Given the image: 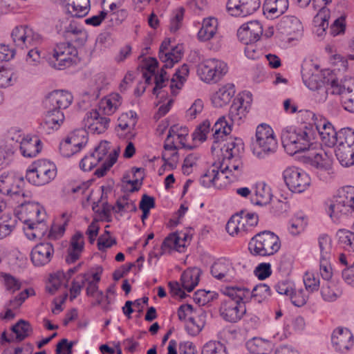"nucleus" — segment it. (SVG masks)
I'll return each mask as SVG.
<instances>
[{
    "instance_id": "1",
    "label": "nucleus",
    "mask_w": 354,
    "mask_h": 354,
    "mask_svg": "<svg viewBox=\"0 0 354 354\" xmlns=\"http://www.w3.org/2000/svg\"><path fill=\"white\" fill-rule=\"evenodd\" d=\"M297 117L300 127H286L281 132L282 145L287 153L292 156L310 149L316 140V133L312 129L308 112H299Z\"/></svg>"
},
{
    "instance_id": "2",
    "label": "nucleus",
    "mask_w": 354,
    "mask_h": 354,
    "mask_svg": "<svg viewBox=\"0 0 354 354\" xmlns=\"http://www.w3.org/2000/svg\"><path fill=\"white\" fill-rule=\"evenodd\" d=\"M301 75L304 82L310 90H320L324 87L325 93L333 95H340L344 90L332 70L319 71L317 65L305 64L301 68Z\"/></svg>"
},
{
    "instance_id": "3",
    "label": "nucleus",
    "mask_w": 354,
    "mask_h": 354,
    "mask_svg": "<svg viewBox=\"0 0 354 354\" xmlns=\"http://www.w3.org/2000/svg\"><path fill=\"white\" fill-rule=\"evenodd\" d=\"M326 211L334 223H339L342 217L354 211V187L346 186L339 189L333 198L326 202Z\"/></svg>"
},
{
    "instance_id": "4",
    "label": "nucleus",
    "mask_w": 354,
    "mask_h": 354,
    "mask_svg": "<svg viewBox=\"0 0 354 354\" xmlns=\"http://www.w3.org/2000/svg\"><path fill=\"white\" fill-rule=\"evenodd\" d=\"M278 148V142L273 129L266 123L259 124L255 140L252 143L253 154L259 159H265L274 154Z\"/></svg>"
},
{
    "instance_id": "5",
    "label": "nucleus",
    "mask_w": 354,
    "mask_h": 354,
    "mask_svg": "<svg viewBox=\"0 0 354 354\" xmlns=\"http://www.w3.org/2000/svg\"><path fill=\"white\" fill-rule=\"evenodd\" d=\"M279 238L274 233L265 230L257 234L249 242L251 254L262 257L273 255L280 249Z\"/></svg>"
},
{
    "instance_id": "6",
    "label": "nucleus",
    "mask_w": 354,
    "mask_h": 354,
    "mask_svg": "<svg viewBox=\"0 0 354 354\" xmlns=\"http://www.w3.org/2000/svg\"><path fill=\"white\" fill-rule=\"evenodd\" d=\"M57 175L56 166L46 160L34 162L27 169L26 178L31 184L42 186L51 182Z\"/></svg>"
},
{
    "instance_id": "7",
    "label": "nucleus",
    "mask_w": 354,
    "mask_h": 354,
    "mask_svg": "<svg viewBox=\"0 0 354 354\" xmlns=\"http://www.w3.org/2000/svg\"><path fill=\"white\" fill-rule=\"evenodd\" d=\"M233 289L236 292L239 286L227 287L224 291V294L228 297L225 299L220 307L221 316L227 322L235 323L240 320L243 315L246 313V307L245 302L242 299L238 297L230 296V290Z\"/></svg>"
},
{
    "instance_id": "8",
    "label": "nucleus",
    "mask_w": 354,
    "mask_h": 354,
    "mask_svg": "<svg viewBox=\"0 0 354 354\" xmlns=\"http://www.w3.org/2000/svg\"><path fill=\"white\" fill-rule=\"evenodd\" d=\"M263 35V26L259 21H251L243 24L237 30L239 41L247 47L245 55L250 59H254L255 49L252 44L258 41Z\"/></svg>"
},
{
    "instance_id": "9",
    "label": "nucleus",
    "mask_w": 354,
    "mask_h": 354,
    "mask_svg": "<svg viewBox=\"0 0 354 354\" xmlns=\"http://www.w3.org/2000/svg\"><path fill=\"white\" fill-rule=\"evenodd\" d=\"M228 118L230 122L226 120L225 116L220 118L214 124L212 130L214 131L213 137L214 143L211 147L213 154L215 153L216 149L219 148L218 142L221 139L229 135L232 131L231 124H241L245 118V112H229Z\"/></svg>"
},
{
    "instance_id": "10",
    "label": "nucleus",
    "mask_w": 354,
    "mask_h": 354,
    "mask_svg": "<svg viewBox=\"0 0 354 354\" xmlns=\"http://www.w3.org/2000/svg\"><path fill=\"white\" fill-rule=\"evenodd\" d=\"M77 50L75 46L59 43L53 49V57L48 59L52 67L62 70L76 63Z\"/></svg>"
},
{
    "instance_id": "11",
    "label": "nucleus",
    "mask_w": 354,
    "mask_h": 354,
    "mask_svg": "<svg viewBox=\"0 0 354 354\" xmlns=\"http://www.w3.org/2000/svg\"><path fill=\"white\" fill-rule=\"evenodd\" d=\"M227 72V64L216 59L205 60L198 68V73L201 80L207 83L217 82Z\"/></svg>"
},
{
    "instance_id": "12",
    "label": "nucleus",
    "mask_w": 354,
    "mask_h": 354,
    "mask_svg": "<svg viewBox=\"0 0 354 354\" xmlns=\"http://www.w3.org/2000/svg\"><path fill=\"white\" fill-rule=\"evenodd\" d=\"M283 177L288 189L292 192L301 193L310 184V176L297 167H288L283 171Z\"/></svg>"
},
{
    "instance_id": "13",
    "label": "nucleus",
    "mask_w": 354,
    "mask_h": 354,
    "mask_svg": "<svg viewBox=\"0 0 354 354\" xmlns=\"http://www.w3.org/2000/svg\"><path fill=\"white\" fill-rule=\"evenodd\" d=\"M236 292L233 290H230V296L238 297L242 299L245 302H250L252 300L257 303H261L270 295V287L266 283H259L254 286L252 291L245 287L239 286Z\"/></svg>"
},
{
    "instance_id": "14",
    "label": "nucleus",
    "mask_w": 354,
    "mask_h": 354,
    "mask_svg": "<svg viewBox=\"0 0 354 354\" xmlns=\"http://www.w3.org/2000/svg\"><path fill=\"white\" fill-rule=\"evenodd\" d=\"M73 100V97L71 93L55 90L45 97L42 105L47 111H61L68 108Z\"/></svg>"
},
{
    "instance_id": "15",
    "label": "nucleus",
    "mask_w": 354,
    "mask_h": 354,
    "mask_svg": "<svg viewBox=\"0 0 354 354\" xmlns=\"http://www.w3.org/2000/svg\"><path fill=\"white\" fill-rule=\"evenodd\" d=\"M260 5V0H228L226 9L232 16L246 17L255 12Z\"/></svg>"
},
{
    "instance_id": "16",
    "label": "nucleus",
    "mask_w": 354,
    "mask_h": 354,
    "mask_svg": "<svg viewBox=\"0 0 354 354\" xmlns=\"http://www.w3.org/2000/svg\"><path fill=\"white\" fill-rule=\"evenodd\" d=\"M25 185L23 176L3 174L0 176V192L11 197L18 196Z\"/></svg>"
},
{
    "instance_id": "17",
    "label": "nucleus",
    "mask_w": 354,
    "mask_h": 354,
    "mask_svg": "<svg viewBox=\"0 0 354 354\" xmlns=\"http://www.w3.org/2000/svg\"><path fill=\"white\" fill-rule=\"evenodd\" d=\"M104 112H87L82 120L84 127L93 133H104L109 127L110 119Z\"/></svg>"
},
{
    "instance_id": "18",
    "label": "nucleus",
    "mask_w": 354,
    "mask_h": 354,
    "mask_svg": "<svg viewBox=\"0 0 354 354\" xmlns=\"http://www.w3.org/2000/svg\"><path fill=\"white\" fill-rule=\"evenodd\" d=\"M53 254L54 248L52 243H40L32 248L30 259L35 266H42L50 261Z\"/></svg>"
},
{
    "instance_id": "19",
    "label": "nucleus",
    "mask_w": 354,
    "mask_h": 354,
    "mask_svg": "<svg viewBox=\"0 0 354 354\" xmlns=\"http://www.w3.org/2000/svg\"><path fill=\"white\" fill-rule=\"evenodd\" d=\"M11 37L16 45L21 48L24 46L28 47V45H34L39 39V35L35 34L28 26L15 27L12 31Z\"/></svg>"
},
{
    "instance_id": "20",
    "label": "nucleus",
    "mask_w": 354,
    "mask_h": 354,
    "mask_svg": "<svg viewBox=\"0 0 354 354\" xmlns=\"http://www.w3.org/2000/svg\"><path fill=\"white\" fill-rule=\"evenodd\" d=\"M353 335L347 328H337L331 335V342L336 351L344 353L352 346Z\"/></svg>"
},
{
    "instance_id": "21",
    "label": "nucleus",
    "mask_w": 354,
    "mask_h": 354,
    "mask_svg": "<svg viewBox=\"0 0 354 354\" xmlns=\"http://www.w3.org/2000/svg\"><path fill=\"white\" fill-rule=\"evenodd\" d=\"M225 161L218 162H215L212 168L207 170V171L201 177L200 183L204 187H209L212 185H216V181L220 178L221 174H226L227 171L230 169V165L226 164Z\"/></svg>"
},
{
    "instance_id": "22",
    "label": "nucleus",
    "mask_w": 354,
    "mask_h": 354,
    "mask_svg": "<svg viewBox=\"0 0 354 354\" xmlns=\"http://www.w3.org/2000/svg\"><path fill=\"white\" fill-rule=\"evenodd\" d=\"M16 142H19L21 153L24 157H35L41 151V142L36 136H26L23 138L21 141L17 138Z\"/></svg>"
},
{
    "instance_id": "23",
    "label": "nucleus",
    "mask_w": 354,
    "mask_h": 354,
    "mask_svg": "<svg viewBox=\"0 0 354 354\" xmlns=\"http://www.w3.org/2000/svg\"><path fill=\"white\" fill-rule=\"evenodd\" d=\"M21 212L26 214L28 218H34L35 222L38 225H42L46 215L44 212L43 207L39 205L38 203L31 202L30 201L24 200L21 203Z\"/></svg>"
},
{
    "instance_id": "24",
    "label": "nucleus",
    "mask_w": 354,
    "mask_h": 354,
    "mask_svg": "<svg viewBox=\"0 0 354 354\" xmlns=\"http://www.w3.org/2000/svg\"><path fill=\"white\" fill-rule=\"evenodd\" d=\"M310 114V122L312 129L316 133V139L319 135V132L330 133V134L336 135L337 131L335 129L333 124L320 114H316L314 112H308Z\"/></svg>"
},
{
    "instance_id": "25",
    "label": "nucleus",
    "mask_w": 354,
    "mask_h": 354,
    "mask_svg": "<svg viewBox=\"0 0 354 354\" xmlns=\"http://www.w3.org/2000/svg\"><path fill=\"white\" fill-rule=\"evenodd\" d=\"M278 31L286 35H291L299 32L302 28L299 19L294 16H284L277 26Z\"/></svg>"
},
{
    "instance_id": "26",
    "label": "nucleus",
    "mask_w": 354,
    "mask_h": 354,
    "mask_svg": "<svg viewBox=\"0 0 354 354\" xmlns=\"http://www.w3.org/2000/svg\"><path fill=\"white\" fill-rule=\"evenodd\" d=\"M83 234L77 232L72 237L71 245L68 249V256L66 258L67 263H73L80 257V254L84 249Z\"/></svg>"
},
{
    "instance_id": "27",
    "label": "nucleus",
    "mask_w": 354,
    "mask_h": 354,
    "mask_svg": "<svg viewBox=\"0 0 354 354\" xmlns=\"http://www.w3.org/2000/svg\"><path fill=\"white\" fill-rule=\"evenodd\" d=\"M272 197L271 188L264 182H259L256 184L254 195L251 198L252 203L263 206L268 205Z\"/></svg>"
},
{
    "instance_id": "28",
    "label": "nucleus",
    "mask_w": 354,
    "mask_h": 354,
    "mask_svg": "<svg viewBox=\"0 0 354 354\" xmlns=\"http://www.w3.org/2000/svg\"><path fill=\"white\" fill-rule=\"evenodd\" d=\"M67 12L72 17L82 18L87 15L90 8V0H65Z\"/></svg>"
},
{
    "instance_id": "29",
    "label": "nucleus",
    "mask_w": 354,
    "mask_h": 354,
    "mask_svg": "<svg viewBox=\"0 0 354 354\" xmlns=\"http://www.w3.org/2000/svg\"><path fill=\"white\" fill-rule=\"evenodd\" d=\"M211 274L218 279L229 280L233 277L234 270L228 261L219 260L212 266Z\"/></svg>"
},
{
    "instance_id": "30",
    "label": "nucleus",
    "mask_w": 354,
    "mask_h": 354,
    "mask_svg": "<svg viewBox=\"0 0 354 354\" xmlns=\"http://www.w3.org/2000/svg\"><path fill=\"white\" fill-rule=\"evenodd\" d=\"M288 8V0H266L263 9L272 18L283 15Z\"/></svg>"
},
{
    "instance_id": "31",
    "label": "nucleus",
    "mask_w": 354,
    "mask_h": 354,
    "mask_svg": "<svg viewBox=\"0 0 354 354\" xmlns=\"http://www.w3.org/2000/svg\"><path fill=\"white\" fill-rule=\"evenodd\" d=\"M320 293L324 301L333 302L341 297L342 291L334 281H330L322 283Z\"/></svg>"
},
{
    "instance_id": "32",
    "label": "nucleus",
    "mask_w": 354,
    "mask_h": 354,
    "mask_svg": "<svg viewBox=\"0 0 354 354\" xmlns=\"http://www.w3.org/2000/svg\"><path fill=\"white\" fill-rule=\"evenodd\" d=\"M243 144L240 138L230 139L227 144H225L223 147L220 149L221 156H223L222 160L223 162L226 159H232L239 155L241 149H243ZM226 165L225 163L224 167Z\"/></svg>"
},
{
    "instance_id": "33",
    "label": "nucleus",
    "mask_w": 354,
    "mask_h": 354,
    "mask_svg": "<svg viewBox=\"0 0 354 354\" xmlns=\"http://www.w3.org/2000/svg\"><path fill=\"white\" fill-rule=\"evenodd\" d=\"M335 150V156L339 163L344 167L354 165V148L351 145L337 144Z\"/></svg>"
},
{
    "instance_id": "34",
    "label": "nucleus",
    "mask_w": 354,
    "mask_h": 354,
    "mask_svg": "<svg viewBox=\"0 0 354 354\" xmlns=\"http://www.w3.org/2000/svg\"><path fill=\"white\" fill-rule=\"evenodd\" d=\"M217 19L214 17L205 19L203 21L202 27L198 32V39L201 41H207L213 37L217 29Z\"/></svg>"
},
{
    "instance_id": "35",
    "label": "nucleus",
    "mask_w": 354,
    "mask_h": 354,
    "mask_svg": "<svg viewBox=\"0 0 354 354\" xmlns=\"http://www.w3.org/2000/svg\"><path fill=\"white\" fill-rule=\"evenodd\" d=\"M200 270L192 269L185 271L180 277L182 286L187 292H192L198 285L199 281Z\"/></svg>"
},
{
    "instance_id": "36",
    "label": "nucleus",
    "mask_w": 354,
    "mask_h": 354,
    "mask_svg": "<svg viewBox=\"0 0 354 354\" xmlns=\"http://www.w3.org/2000/svg\"><path fill=\"white\" fill-rule=\"evenodd\" d=\"M310 165L318 169L327 171L328 173L332 169L333 158L328 152L317 153L310 159Z\"/></svg>"
},
{
    "instance_id": "37",
    "label": "nucleus",
    "mask_w": 354,
    "mask_h": 354,
    "mask_svg": "<svg viewBox=\"0 0 354 354\" xmlns=\"http://www.w3.org/2000/svg\"><path fill=\"white\" fill-rule=\"evenodd\" d=\"M24 223L28 225V228L25 230V234L30 240L44 236L46 227L43 223L42 225H38L35 222L34 218H25Z\"/></svg>"
},
{
    "instance_id": "38",
    "label": "nucleus",
    "mask_w": 354,
    "mask_h": 354,
    "mask_svg": "<svg viewBox=\"0 0 354 354\" xmlns=\"http://www.w3.org/2000/svg\"><path fill=\"white\" fill-rule=\"evenodd\" d=\"M136 112H122L118 118V127L121 130L133 129L138 122Z\"/></svg>"
},
{
    "instance_id": "39",
    "label": "nucleus",
    "mask_w": 354,
    "mask_h": 354,
    "mask_svg": "<svg viewBox=\"0 0 354 354\" xmlns=\"http://www.w3.org/2000/svg\"><path fill=\"white\" fill-rule=\"evenodd\" d=\"M73 17H66L59 19L56 25V30L59 35L65 37L72 30H77L81 27L78 26L77 23L73 19Z\"/></svg>"
},
{
    "instance_id": "40",
    "label": "nucleus",
    "mask_w": 354,
    "mask_h": 354,
    "mask_svg": "<svg viewBox=\"0 0 354 354\" xmlns=\"http://www.w3.org/2000/svg\"><path fill=\"white\" fill-rule=\"evenodd\" d=\"M64 38L66 40L65 44L70 45L75 44L80 47L85 44L88 38V34L82 28H80L76 30H72V32Z\"/></svg>"
},
{
    "instance_id": "41",
    "label": "nucleus",
    "mask_w": 354,
    "mask_h": 354,
    "mask_svg": "<svg viewBox=\"0 0 354 354\" xmlns=\"http://www.w3.org/2000/svg\"><path fill=\"white\" fill-rule=\"evenodd\" d=\"M64 120L63 112H48L43 121V124L48 129L57 130Z\"/></svg>"
},
{
    "instance_id": "42",
    "label": "nucleus",
    "mask_w": 354,
    "mask_h": 354,
    "mask_svg": "<svg viewBox=\"0 0 354 354\" xmlns=\"http://www.w3.org/2000/svg\"><path fill=\"white\" fill-rule=\"evenodd\" d=\"M189 74V67L186 64L181 66L180 68H178L174 75L171 80L170 88L171 90L174 88L180 89L183 86L184 82L186 80V77Z\"/></svg>"
},
{
    "instance_id": "43",
    "label": "nucleus",
    "mask_w": 354,
    "mask_h": 354,
    "mask_svg": "<svg viewBox=\"0 0 354 354\" xmlns=\"http://www.w3.org/2000/svg\"><path fill=\"white\" fill-rule=\"evenodd\" d=\"M12 330L16 334L17 340L22 341L29 335L32 328L28 322L20 319L12 327Z\"/></svg>"
},
{
    "instance_id": "44",
    "label": "nucleus",
    "mask_w": 354,
    "mask_h": 354,
    "mask_svg": "<svg viewBox=\"0 0 354 354\" xmlns=\"http://www.w3.org/2000/svg\"><path fill=\"white\" fill-rule=\"evenodd\" d=\"M318 245L320 250V259L331 258L332 240L325 234L318 238Z\"/></svg>"
},
{
    "instance_id": "45",
    "label": "nucleus",
    "mask_w": 354,
    "mask_h": 354,
    "mask_svg": "<svg viewBox=\"0 0 354 354\" xmlns=\"http://www.w3.org/2000/svg\"><path fill=\"white\" fill-rule=\"evenodd\" d=\"M73 138V147L75 151H79L88 142V132L84 127L76 129L71 133Z\"/></svg>"
},
{
    "instance_id": "46",
    "label": "nucleus",
    "mask_w": 354,
    "mask_h": 354,
    "mask_svg": "<svg viewBox=\"0 0 354 354\" xmlns=\"http://www.w3.org/2000/svg\"><path fill=\"white\" fill-rule=\"evenodd\" d=\"M144 171L145 169L143 168L133 167L132 171L133 173V177H135L136 178L133 180L130 179L124 180V183H126L127 184L131 185V188L129 189L130 192H135L140 189L145 176L144 174L141 175L140 173H144Z\"/></svg>"
},
{
    "instance_id": "47",
    "label": "nucleus",
    "mask_w": 354,
    "mask_h": 354,
    "mask_svg": "<svg viewBox=\"0 0 354 354\" xmlns=\"http://www.w3.org/2000/svg\"><path fill=\"white\" fill-rule=\"evenodd\" d=\"M121 100L122 97L118 93H112L101 100L100 109H102L103 111L106 109H118L122 103Z\"/></svg>"
},
{
    "instance_id": "48",
    "label": "nucleus",
    "mask_w": 354,
    "mask_h": 354,
    "mask_svg": "<svg viewBox=\"0 0 354 354\" xmlns=\"http://www.w3.org/2000/svg\"><path fill=\"white\" fill-rule=\"evenodd\" d=\"M35 294V292L32 288H27L21 292L14 298L10 299L7 304V306L12 309H17L21 306V304L29 296L34 295Z\"/></svg>"
},
{
    "instance_id": "49",
    "label": "nucleus",
    "mask_w": 354,
    "mask_h": 354,
    "mask_svg": "<svg viewBox=\"0 0 354 354\" xmlns=\"http://www.w3.org/2000/svg\"><path fill=\"white\" fill-rule=\"evenodd\" d=\"M329 17V10L326 6H323L319 9L318 13L314 17L313 22L316 26L322 29V32H324L326 28L328 27Z\"/></svg>"
},
{
    "instance_id": "50",
    "label": "nucleus",
    "mask_w": 354,
    "mask_h": 354,
    "mask_svg": "<svg viewBox=\"0 0 354 354\" xmlns=\"http://www.w3.org/2000/svg\"><path fill=\"white\" fill-rule=\"evenodd\" d=\"M225 164L230 165L226 174H221L225 175V178H230L232 181L237 180L241 175L242 172V163L239 160H235V162L232 164L231 159H226Z\"/></svg>"
},
{
    "instance_id": "51",
    "label": "nucleus",
    "mask_w": 354,
    "mask_h": 354,
    "mask_svg": "<svg viewBox=\"0 0 354 354\" xmlns=\"http://www.w3.org/2000/svg\"><path fill=\"white\" fill-rule=\"evenodd\" d=\"M201 354H227V353L226 347L220 342L209 341L203 346Z\"/></svg>"
},
{
    "instance_id": "52",
    "label": "nucleus",
    "mask_w": 354,
    "mask_h": 354,
    "mask_svg": "<svg viewBox=\"0 0 354 354\" xmlns=\"http://www.w3.org/2000/svg\"><path fill=\"white\" fill-rule=\"evenodd\" d=\"M236 99L234 100V101ZM236 100L239 102L238 106H235V102L231 106V109H234L236 111H239L241 109H243V111H246L247 109H250L251 104L252 102V95L250 91H243L241 93H239Z\"/></svg>"
},
{
    "instance_id": "53",
    "label": "nucleus",
    "mask_w": 354,
    "mask_h": 354,
    "mask_svg": "<svg viewBox=\"0 0 354 354\" xmlns=\"http://www.w3.org/2000/svg\"><path fill=\"white\" fill-rule=\"evenodd\" d=\"M87 281L86 274H81L77 277L76 279L73 280L70 289L71 300L75 299L80 294L82 288Z\"/></svg>"
},
{
    "instance_id": "54",
    "label": "nucleus",
    "mask_w": 354,
    "mask_h": 354,
    "mask_svg": "<svg viewBox=\"0 0 354 354\" xmlns=\"http://www.w3.org/2000/svg\"><path fill=\"white\" fill-rule=\"evenodd\" d=\"M0 278L3 279L4 285L8 290L15 292V291L21 289V283L18 279L10 274L0 272Z\"/></svg>"
},
{
    "instance_id": "55",
    "label": "nucleus",
    "mask_w": 354,
    "mask_h": 354,
    "mask_svg": "<svg viewBox=\"0 0 354 354\" xmlns=\"http://www.w3.org/2000/svg\"><path fill=\"white\" fill-rule=\"evenodd\" d=\"M337 143L346 146L351 145L354 148V130L351 128H343L339 131Z\"/></svg>"
},
{
    "instance_id": "56",
    "label": "nucleus",
    "mask_w": 354,
    "mask_h": 354,
    "mask_svg": "<svg viewBox=\"0 0 354 354\" xmlns=\"http://www.w3.org/2000/svg\"><path fill=\"white\" fill-rule=\"evenodd\" d=\"M210 122L209 120H205L200 124L194 133H192V139L194 141L204 142L207 139V134L209 132Z\"/></svg>"
},
{
    "instance_id": "57",
    "label": "nucleus",
    "mask_w": 354,
    "mask_h": 354,
    "mask_svg": "<svg viewBox=\"0 0 354 354\" xmlns=\"http://www.w3.org/2000/svg\"><path fill=\"white\" fill-rule=\"evenodd\" d=\"M15 221H12L9 215L0 218V239L8 236L15 227Z\"/></svg>"
},
{
    "instance_id": "58",
    "label": "nucleus",
    "mask_w": 354,
    "mask_h": 354,
    "mask_svg": "<svg viewBox=\"0 0 354 354\" xmlns=\"http://www.w3.org/2000/svg\"><path fill=\"white\" fill-rule=\"evenodd\" d=\"M118 153L114 151L113 153H110L107 160L102 164V165L97 169L95 171V175L98 178L103 177L108 170L115 164L117 161Z\"/></svg>"
},
{
    "instance_id": "59",
    "label": "nucleus",
    "mask_w": 354,
    "mask_h": 354,
    "mask_svg": "<svg viewBox=\"0 0 354 354\" xmlns=\"http://www.w3.org/2000/svg\"><path fill=\"white\" fill-rule=\"evenodd\" d=\"M331 258L320 259L319 261V272L322 278L325 281H330L332 280L333 271L330 265Z\"/></svg>"
},
{
    "instance_id": "60",
    "label": "nucleus",
    "mask_w": 354,
    "mask_h": 354,
    "mask_svg": "<svg viewBox=\"0 0 354 354\" xmlns=\"http://www.w3.org/2000/svg\"><path fill=\"white\" fill-rule=\"evenodd\" d=\"M178 243L179 237L178 236L175 234L169 235L162 243L160 248V252L158 254H156L155 257H159L160 256H162L165 254L167 250L176 248L178 245Z\"/></svg>"
},
{
    "instance_id": "61",
    "label": "nucleus",
    "mask_w": 354,
    "mask_h": 354,
    "mask_svg": "<svg viewBox=\"0 0 354 354\" xmlns=\"http://www.w3.org/2000/svg\"><path fill=\"white\" fill-rule=\"evenodd\" d=\"M216 296H217V294L214 292L198 290L194 293V300L200 305H204L212 301Z\"/></svg>"
},
{
    "instance_id": "62",
    "label": "nucleus",
    "mask_w": 354,
    "mask_h": 354,
    "mask_svg": "<svg viewBox=\"0 0 354 354\" xmlns=\"http://www.w3.org/2000/svg\"><path fill=\"white\" fill-rule=\"evenodd\" d=\"M14 73L11 69L3 66L0 68V88H6L13 84L15 79H13Z\"/></svg>"
},
{
    "instance_id": "63",
    "label": "nucleus",
    "mask_w": 354,
    "mask_h": 354,
    "mask_svg": "<svg viewBox=\"0 0 354 354\" xmlns=\"http://www.w3.org/2000/svg\"><path fill=\"white\" fill-rule=\"evenodd\" d=\"M304 283L306 290L310 292L318 290L320 285L319 279L315 277L313 273L309 272L305 274Z\"/></svg>"
},
{
    "instance_id": "64",
    "label": "nucleus",
    "mask_w": 354,
    "mask_h": 354,
    "mask_svg": "<svg viewBox=\"0 0 354 354\" xmlns=\"http://www.w3.org/2000/svg\"><path fill=\"white\" fill-rule=\"evenodd\" d=\"M263 344H265V342L262 340L254 339L248 342L246 346L250 354H269L263 351Z\"/></svg>"
}]
</instances>
